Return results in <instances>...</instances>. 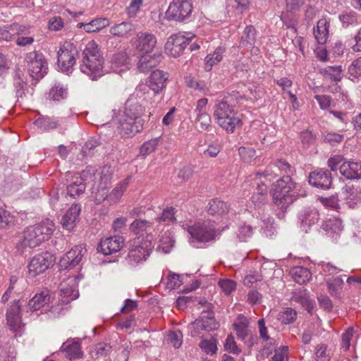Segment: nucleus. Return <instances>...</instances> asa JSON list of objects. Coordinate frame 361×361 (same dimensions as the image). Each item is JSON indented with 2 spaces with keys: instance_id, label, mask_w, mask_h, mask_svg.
<instances>
[{
  "instance_id": "nucleus-4",
  "label": "nucleus",
  "mask_w": 361,
  "mask_h": 361,
  "mask_svg": "<svg viewBox=\"0 0 361 361\" xmlns=\"http://www.w3.org/2000/svg\"><path fill=\"white\" fill-rule=\"evenodd\" d=\"M193 6L191 0H173L165 13L170 21L188 23L191 20Z\"/></svg>"
},
{
  "instance_id": "nucleus-29",
  "label": "nucleus",
  "mask_w": 361,
  "mask_h": 361,
  "mask_svg": "<svg viewBox=\"0 0 361 361\" xmlns=\"http://www.w3.org/2000/svg\"><path fill=\"white\" fill-rule=\"evenodd\" d=\"M330 23L326 18L318 20L316 29L314 28V35L320 44L326 43L329 37V29Z\"/></svg>"
},
{
  "instance_id": "nucleus-16",
  "label": "nucleus",
  "mask_w": 361,
  "mask_h": 361,
  "mask_svg": "<svg viewBox=\"0 0 361 361\" xmlns=\"http://www.w3.org/2000/svg\"><path fill=\"white\" fill-rule=\"evenodd\" d=\"M144 119H134L121 116L118 121V130L123 137H133L143 128Z\"/></svg>"
},
{
  "instance_id": "nucleus-55",
  "label": "nucleus",
  "mask_w": 361,
  "mask_h": 361,
  "mask_svg": "<svg viewBox=\"0 0 361 361\" xmlns=\"http://www.w3.org/2000/svg\"><path fill=\"white\" fill-rule=\"evenodd\" d=\"M143 4V0H130L129 5L126 8V13L129 18L136 17Z\"/></svg>"
},
{
  "instance_id": "nucleus-56",
  "label": "nucleus",
  "mask_w": 361,
  "mask_h": 361,
  "mask_svg": "<svg viewBox=\"0 0 361 361\" xmlns=\"http://www.w3.org/2000/svg\"><path fill=\"white\" fill-rule=\"evenodd\" d=\"M252 227L250 225L244 224L239 226L237 236L240 241L245 242L252 236Z\"/></svg>"
},
{
  "instance_id": "nucleus-28",
  "label": "nucleus",
  "mask_w": 361,
  "mask_h": 361,
  "mask_svg": "<svg viewBox=\"0 0 361 361\" xmlns=\"http://www.w3.org/2000/svg\"><path fill=\"white\" fill-rule=\"evenodd\" d=\"M61 351L66 353V356L69 360L78 359L82 357L80 342L79 341L70 343L69 341L63 343L61 347Z\"/></svg>"
},
{
  "instance_id": "nucleus-18",
  "label": "nucleus",
  "mask_w": 361,
  "mask_h": 361,
  "mask_svg": "<svg viewBox=\"0 0 361 361\" xmlns=\"http://www.w3.org/2000/svg\"><path fill=\"white\" fill-rule=\"evenodd\" d=\"M342 176L347 180H358L361 178V164L346 159L339 167Z\"/></svg>"
},
{
  "instance_id": "nucleus-54",
  "label": "nucleus",
  "mask_w": 361,
  "mask_h": 361,
  "mask_svg": "<svg viewBox=\"0 0 361 361\" xmlns=\"http://www.w3.org/2000/svg\"><path fill=\"white\" fill-rule=\"evenodd\" d=\"M240 158L247 163L251 162L256 157V151L252 147H240L238 149Z\"/></svg>"
},
{
  "instance_id": "nucleus-31",
  "label": "nucleus",
  "mask_w": 361,
  "mask_h": 361,
  "mask_svg": "<svg viewBox=\"0 0 361 361\" xmlns=\"http://www.w3.org/2000/svg\"><path fill=\"white\" fill-rule=\"evenodd\" d=\"M268 198V188L262 181L257 183V188L251 197L252 202L256 207L267 202Z\"/></svg>"
},
{
  "instance_id": "nucleus-20",
  "label": "nucleus",
  "mask_w": 361,
  "mask_h": 361,
  "mask_svg": "<svg viewBox=\"0 0 361 361\" xmlns=\"http://www.w3.org/2000/svg\"><path fill=\"white\" fill-rule=\"evenodd\" d=\"M51 295L48 289H44L37 293L27 302V311L35 312L49 305L51 302Z\"/></svg>"
},
{
  "instance_id": "nucleus-43",
  "label": "nucleus",
  "mask_w": 361,
  "mask_h": 361,
  "mask_svg": "<svg viewBox=\"0 0 361 361\" xmlns=\"http://www.w3.org/2000/svg\"><path fill=\"white\" fill-rule=\"evenodd\" d=\"M152 226V223L145 219H137L130 225V230L135 235L143 234L147 232Z\"/></svg>"
},
{
  "instance_id": "nucleus-7",
  "label": "nucleus",
  "mask_w": 361,
  "mask_h": 361,
  "mask_svg": "<svg viewBox=\"0 0 361 361\" xmlns=\"http://www.w3.org/2000/svg\"><path fill=\"white\" fill-rule=\"evenodd\" d=\"M25 60L30 75L37 82L47 73L48 63L42 53L31 51L27 54Z\"/></svg>"
},
{
  "instance_id": "nucleus-58",
  "label": "nucleus",
  "mask_w": 361,
  "mask_h": 361,
  "mask_svg": "<svg viewBox=\"0 0 361 361\" xmlns=\"http://www.w3.org/2000/svg\"><path fill=\"white\" fill-rule=\"evenodd\" d=\"M258 327H259L260 338H262L264 341H269V345H271V346L275 345L276 341L274 338H270L269 336L267 328L265 326V322H264V319H260L258 321Z\"/></svg>"
},
{
  "instance_id": "nucleus-12",
  "label": "nucleus",
  "mask_w": 361,
  "mask_h": 361,
  "mask_svg": "<svg viewBox=\"0 0 361 361\" xmlns=\"http://www.w3.org/2000/svg\"><path fill=\"white\" fill-rule=\"evenodd\" d=\"M308 181L312 187L329 190L332 186L333 176L327 169L317 168L309 173Z\"/></svg>"
},
{
  "instance_id": "nucleus-19",
  "label": "nucleus",
  "mask_w": 361,
  "mask_h": 361,
  "mask_svg": "<svg viewBox=\"0 0 361 361\" xmlns=\"http://www.w3.org/2000/svg\"><path fill=\"white\" fill-rule=\"evenodd\" d=\"M167 80L166 73L157 69L151 73L147 83L155 94H159L165 88Z\"/></svg>"
},
{
  "instance_id": "nucleus-9",
  "label": "nucleus",
  "mask_w": 361,
  "mask_h": 361,
  "mask_svg": "<svg viewBox=\"0 0 361 361\" xmlns=\"http://www.w3.org/2000/svg\"><path fill=\"white\" fill-rule=\"evenodd\" d=\"M55 261L54 255L47 251L35 255L27 266L29 274L35 277L44 273L54 266Z\"/></svg>"
},
{
  "instance_id": "nucleus-63",
  "label": "nucleus",
  "mask_w": 361,
  "mask_h": 361,
  "mask_svg": "<svg viewBox=\"0 0 361 361\" xmlns=\"http://www.w3.org/2000/svg\"><path fill=\"white\" fill-rule=\"evenodd\" d=\"M345 160V158L341 155H335L330 157L327 160V166L331 169L330 171H336L338 169L339 170L341 164H342Z\"/></svg>"
},
{
  "instance_id": "nucleus-37",
  "label": "nucleus",
  "mask_w": 361,
  "mask_h": 361,
  "mask_svg": "<svg viewBox=\"0 0 361 361\" xmlns=\"http://www.w3.org/2000/svg\"><path fill=\"white\" fill-rule=\"evenodd\" d=\"M79 297V292L73 286H63L60 290V301L63 305H69L71 301Z\"/></svg>"
},
{
  "instance_id": "nucleus-33",
  "label": "nucleus",
  "mask_w": 361,
  "mask_h": 361,
  "mask_svg": "<svg viewBox=\"0 0 361 361\" xmlns=\"http://www.w3.org/2000/svg\"><path fill=\"white\" fill-rule=\"evenodd\" d=\"M229 209L226 202L218 199L214 198L212 200L207 206V212L210 215H222L228 212Z\"/></svg>"
},
{
  "instance_id": "nucleus-22",
  "label": "nucleus",
  "mask_w": 361,
  "mask_h": 361,
  "mask_svg": "<svg viewBox=\"0 0 361 361\" xmlns=\"http://www.w3.org/2000/svg\"><path fill=\"white\" fill-rule=\"evenodd\" d=\"M80 212L81 206L79 204H73L61 219V223L63 228L69 231H73Z\"/></svg>"
},
{
  "instance_id": "nucleus-47",
  "label": "nucleus",
  "mask_w": 361,
  "mask_h": 361,
  "mask_svg": "<svg viewBox=\"0 0 361 361\" xmlns=\"http://www.w3.org/2000/svg\"><path fill=\"white\" fill-rule=\"evenodd\" d=\"M128 56L126 51H119L114 54L111 60V70L116 71L117 68L125 66L128 63Z\"/></svg>"
},
{
  "instance_id": "nucleus-26",
  "label": "nucleus",
  "mask_w": 361,
  "mask_h": 361,
  "mask_svg": "<svg viewBox=\"0 0 361 361\" xmlns=\"http://www.w3.org/2000/svg\"><path fill=\"white\" fill-rule=\"evenodd\" d=\"M135 25L130 21L116 23L109 30V33L118 37L128 38L135 32Z\"/></svg>"
},
{
  "instance_id": "nucleus-53",
  "label": "nucleus",
  "mask_w": 361,
  "mask_h": 361,
  "mask_svg": "<svg viewBox=\"0 0 361 361\" xmlns=\"http://www.w3.org/2000/svg\"><path fill=\"white\" fill-rule=\"evenodd\" d=\"M101 145V142L96 139H91L87 140L85 145L82 147V152L84 153L85 156L92 157L97 147Z\"/></svg>"
},
{
  "instance_id": "nucleus-59",
  "label": "nucleus",
  "mask_w": 361,
  "mask_h": 361,
  "mask_svg": "<svg viewBox=\"0 0 361 361\" xmlns=\"http://www.w3.org/2000/svg\"><path fill=\"white\" fill-rule=\"evenodd\" d=\"M66 90L62 87L56 86L52 87L49 93V98L54 101H59L66 97Z\"/></svg>"
},
{
  "instance_id": "nucleus-48",
  "label": "nucleus",
  "mask_w": 361,
  "mask_h": 361,
  "mask_svg": "<svg viewBox=\"0 0 361 361\" xmlns=\"http://www.w3.org/2000/svg\"><path fill=\"white\" fill-rule=\"evenodd\" d=\"M297 318L296 311L290 307L286 308L283 312H280L278 319L284 324H290L293 323Z\"/></svg>"
},
{
  "instance_id": "nucleus-38",
  "label": "nucleus",
  "mask_w": 361,
  "mask_h": 361,
  "mask_svg": "<svg viewBox=\"0 0 361 361\" xmlns=\"http://www.w3.org/2000/svg\"><path fill=\"white\" fill-rule=\"evenodd\" d=\"M218 124L228 133H233L235 127L241 123V121L234 115L216 118Z\"/></svg>"
},
{
  "instance_id": "nucleus-42",
  "label": "nucleus",
  "mask_w": 361,
  "mask_h": 361,
  "mask_svg": "<svg viewBox=\"0 0 361 361\" xmlns=\"http://www.w3.org/2000/svg\"><path fill=\"white\" fill-rule=\"evenodd\" d=\"M109 25V20L106 18H98L87 23L85 25V30L87 32H94L99 31Z\"/></svg>"
},
{
  "instance_id": "nucleus-51",
  "label": "nucleus",
  "mask_w": 361,
  "mask_h": 361,
  "mask_svg": "<svg viewBox=\"0 0 361 361\" xmlns=\"http://www.w3.org/2000/svg\"><path fill=\"white\" fill-rule=\"evenodd\" d=\"M159 137L145 142L140 147V153L142 156H147L151 154L155 150L157 145H159Z\"/></svg>"
},
{
  "instance_id": "nucleus-21",
  "label": "nucleus",
  "mask_w": 361,
  "mask_h": 361,
  "mask_svg": "<svg viewBox=\"0 0 361 361\" xmlns=\"http://www.w3.org/2000/svg\"><path fill=\"white\" fill-rule=\"evenodd\" d=\"M145 112V107L136 97L129 98L125 104V111L123 116L134 118V119H143L142 118Z\"/></svg>"
},
{
  "instance_id": "nucleus-13",
  "label": "nucleus",
  "mask_w": 361,
  "mask_h": 361,
  "mask_svg": "<svg viewBox=\"0 0 361 361\" xmlns=\"http://www.w3.org/2000/svg\"><path fill=\"white\" fill-rule=\"evenodd\" d=\"M238 92L229 94L221 100L216 101L214 112V116L216 119L235 114V102H238L239 99L243 98L242 96H238Z\"/></svg>"
},
{
  "instance_id": "nucleus-24",
  "label": "nucleus",
  "mask_w": 361,
  "mask_h": 361,
  "mask_svg": "<svg viewBox=\"0 0 361 361\" xmlns=\"http://www.w3.org/2000/svg\"><path fill=\"white\" fill-rule=\"evenodd\" d=\"M320 228L327 235L336 240L343 230L342 221L338 218H330L324 221Z\"/></svg>"
},
{
  "instance_id": "nucleus-64",
  "label": "nucleus",
  "mask_w": 361,
  "mask_h": 361,
  "mask_svg": "<svg viewBox=\"0 0 361 361\" xmlns=\"http://www.w3.org/2000/svg\"><path fill=\"white\" fill-rule=\"evenodd\" d=\"M218 284L226 295H229L236 288L235 282L231 279H220Z\"/></svg>"
},
{
  "instance_id": "nucleus-52",
  "label": "nucleus",
  "mask_w": 361,
  "mask_h": 361,
  "mask_svg": "<svg viewBox=\"0 0 361 361\" xmlns=\"http://www.w3.org/2000/svg\"><path fill=\"white\" fill-rule=\"evenodd\" d=\"M199 346L207 354L214 355L217 351L216 341L214 338L211 340L202 339Z\"/></svg>"
},
{
  "instance_id": "nucleus-8",
  "label": "nucleus",
  "mask_w": 361,
  "mask_h": 361,
  "mask_svg": "<svg viewBox=\"0 0 361 361\" xmlns=\"http://www.w3.org/2000/svg\"><path fill=\"white\" fill-rule=\"evenodd\" d=\"M133 247L129 250L126 260L131 266L145 262L149 256L154 245L150 240L134 241Z\"/></svg>"
},
{
  "instance_id": "nucleus-34",
  "label": "nucleus",
  "mask_w": 361,
  "mask_h": 361,
  "mask_svg": "<svg viewBox=\"0 0 361 361\" xmlns=\"http://www.w3.org/2000/svg\"><path fill=\"white\" fill-rule=\"evenodd\" d=\"M233 329L236 331L238 338L245 340L249 334V321L243 314L238 317V322L233 324Z\"/></svg>"
},
{
  "instance_id": "nucleus-5",
  "label": "nucleus",
  "mask_w": 361,
  "mask_h": 361,
  "mask_svg": "<svg viewBox=\"0 0 361 361\" xmlns=\"http://www.w3.org/2000/svg\"><path fill=\"white\" fill-rule=\"evenodd\" d=\"M188 232L191 235L192 242L206 243L212 241L216 235V229L211 222L198 221L192 226H188Z\"/></svg>"
},
{
  "instance_id": "nucleus-15",
  "label": "nucleus",
  "mask_w": 361,
  "mask_h": 361,
  "mask_svg": "<svg viewBox=\"0 0 361 361\" xmlns=\"http://www.w3.org/2000/svg\"><path fill=\"white\" fill-rule=\"evenodd\" d=\"M319 219V212L314 207H303L298 213L300 228L305 233H307L312 226L317 224Z\"/></svg>"
},
{
  "instance_id": "nucleus-40",
  "label": "nucleus",
  "mask_w": 361,
  "mask_h": 361,
  "mask_svg": "<svg viewBox=\"0 0 361 361\" xmlns=\"http://www.w3.org/2000/svg\"><path fill=\"white\" fill-rule=\"evenodd\" d=\"M338 18L344 27H348L349 25H357L360 23L357 13L352 10L343 12Z\"/></svg>"
},
{
  "instance_id": "nucleus-27",
  "label": "nucleus",
  "mask_w": 361,
  "mask_h": 361,
  "mask_svg": "<svg viewBox=\"0 0 361 361\" xmlns=\"http://www.w3.org/2000/svg\"><path fill=\"white\" fill-rule=\"evenodd\" d=\"M137 37V48L145 52H151L157 44L155 36L149 32H139Z\"/></svg>"
},
{
  "instance_id": "nucleus-41",
  "label": "nucleus",
  "mask_w": 361,
  "mask_h": 361,
  "mask_svg": "<svg viewBox=\"0 0 361 361\" xmlns=\"http://www.w3.org/2000/svg\"><path fill=\"white\" fill-rule=\"evenodd\" d=\"M342 67L341 66H330L320 71V73L326 78H329L334 82L341 81L342 78Z\"/></svg>"
},
{
  "instance_id": "nucleus-17",
  "label": "nucleus",
  "mask_w": 361,
  "mask_h": 361,
  "mask_svg": "<svg viewBox=\"0 0 361 361\" xmlns=\"http://www.w3.org/2000/svg\"><path fill=\"white\" fill-rule=\"evenodd\" d=\"M123 243V237L119 235L111 236L101 240L97 247V250L104 255H111L119 251Z\"/></svg>"
},
{
  "instance_id": "nucleus-45",
  "label": "nucleus",
  "mask_w": 361,
  "mask_h": 361,
  "mask_svg": "<svg viewBox=\"0 0 361 361\" xmlns=\"http://www.w3.org/2000/svg\"><path fill=\"white\" fill-rule=\"evenodd\" d=\"M111 352V346L105 343H99L94 345V350L92 351V357L94 359H99L106 357Z\"/></svg>"
},
{
  "instance_id": "nucleus-11",
  "label": "nucleus",
  "mask_w": 361,
  "mask_h": 361,
  "mask_svg": "<svg viewBox=\"0 0 361 361\" xmlns=\"http://www.w3.org/2000/svg\"><path fill=\"white\" fill-rule=\"evenodd\" d=\"M71 174V172L66 173V189H61L58 190L56 197L51 199V202L54 203L59 200L61 197L69 196L73 199H76L83 194L86 189V183L81 179H77L69 181L68 178Z\"/></svg>"
},
{
  "instance_id": "nucleus-49",
  "label": "nucleus",
  "mask_w": 361,
  "mask_h": 361,
  "mask_svg": "<svg viewBox=\"0 0 361 361\" xmlns=\"http://www.w3.org/2000/svg\"><path fill=\"white\" fill-rule=\"evenodd\" d=\"M13 86L18 97H23L25 94L27 83L23 77H20L19 73H17L14 78Z\"/></svg>"
},
{
  "instance_id": "nucleus-25",
  "label": "nucleus",
  "mask_w": 361,
  "mask_h": 361,
  "mask_svg": "<svg viewBox=\"0 0 361 361\" xmlns=\"http://www.w3.org/2000/svg\"><path fill=\"white\" fill-rule=\"evenodd\" d=\"M290 300L292 302L300 304L310 314H312L314 302L310 299L307 290L299 289L294 291L292 293Z\"/></svg>"
},
{
  "instance_id": "nucleus-39",
  "label": "nucleus",
  "mask_w": 361,
  "mask_h": 361,
  "mask_svg": "<svg viewBox=\"0 0 361 361\" xmlns=\"http://www.w3.org/2000/svg\"><path fill=\"white\" fill-rule=\"evenodd\" d=\"M86 252L82 245H78L73 247L68 252H67L64 255L69 260L71 263H72V266H77L81 261L84 253Z\"/></svg>"
},
{
  "instance_id": "nucleus-57",
  "label": "nucleus",
  "mask_w": 361,
  "mask_h": 361,
  "mask_svg": "<svg viewBox=\"0 0 361 361\" xmlns=\"http://www.w3.org/2000/svg\"><path fill=\"white\" fill-rule=\"evenodd\" d=\"M275 165L281 172L285 173L284 176H288L290 178H291V176L295 172L294 168L284 159H278L275 162Z\"/></svg>"
},
{
  "instance_id": "nucleus-6",
  "label": "nucleus",
  "mask_w": 361,
  "mask_h": 361,
  "mask_svg": "<svg viewBox=\"0 0 361 361\" xmlns=\"http://www.w3.org/2000/svg\"><path fill=\"white\" fill-rule=\"evenodd\" d=\"M78 54V49L73 43L66 42L61 46L57 52V63L62 72L67 74L72 73Z\"/></svg>"
},
{
  "instance_id": "nucleus-35",
  "label": "nucleus",
  "mask_w": 361,
  "mask_h": 361,
  "mask_svg": "<svg viewBox=\"0 0 361 361\" xmlns=\"http://www.w3.org/2000/svg\"><path fill=\"white\" fill-rule=\"evenodd\" d=\"M34 123L37 128L44 131L55 129L59 126V121L57 118L49 116H39Z\"/></svg>"
},
{
  "instance_id": "nucleus-62",
  "label": "nucleus",
  "mask_w": 361,
  "mask_h": 361,
  "mask_svg": "<svg viewBox=\"0 0 361 361\" xmlns=\"http://www.w3.org/2000/svg\"><path fill=\"white\" fill-rule=\"evenodd\" d=\"M344 139L343 135L338 134L334 132L327 133L326 134L323 135V140L329 143L331 145H335L336 144L341 143Z\"/></svg>"
},
{
  "instance_id": "nucleus-30",
  "label": "nucleus",
  "mask_w": 361,
  "mask_h": 361,
  "mask_svg": "<svg viewBox=\"0 0 361 361\" xmlns=\"http://www.w3.org/2000/svg\"><path fill=\"white\" fill-rule=\"evenodd\" d=\"M257 30L252 25H247L244 29L240 41V47L254 48L256 42Z\"/></svg>"
},
{
  "instance_id": "nucleus-1",
  "label": "nucleus",
  "mask_w": 361,
  "mask_h": 361,
  "mask_svg": "<svg viewBox=\"0 0 361 361\" xmlns=\"http://www.w3.org/2000/svg\"><path fill=\"white\" fill-rule=\"evenodd\" d=\"M298 185L288 176H283L274 184L271 195L274 204L282 212L291 205L299 197Z\"/></svg>"
},
{
  "instance_id": "nucleus-3",
  "label": "nucleus",
  "mask_w": 361,
  "mask_h": 361,
  "mask_svg": "<svg viewBox=\"0 0 361 361\" xmlns=\"http://www.w3.org/2000/svg\"><path fill=\"white\" fill-rule=\"evenodd\" d=\"M54 231V224L49 219L28 227L23 233L25 246L35 247L50 238Z\"/></svg>"
},
{
  "instance_id": "nucleus-61",
  "label": "nucleus",
  "mask_w": 361,
  "mask_h": 361,
  "mask_svg": "<svg viewBox=\"0 0 361 361\" xmlns=\"http://www.w3.org/2000/svg\"><path fill=\"white\" fill-rule=\"evenodd\" d=\"M168 341H170L175 348H178L183 343V334L180 330L170 331L168 335Z\"/></svg>"
},
{
  "instance_id": "nucleus-32",
  "label": "nucleus",
  "mask_w": 361,
  "mask_h": 361,
  "mask_svg": "<svg viewBox=\"0 0 361 361\" xmlns=\"http://www.w3.org/2000/svg\"><path fill=\"white\" fill-rule=\"evenodd\" d=\"M176 212L175 207L172 206L166 207L156 216L155 221L164 225L173 224L176 222Z\"/></svg>"
},
{
  "instance_id": "nucleus-23",
  "label": "nucleus",
  "mask_w": 361,
  "mask_h": 361,
  "mask_svg": "<svg viewBox=\"0 0 361 361\" xmlns=\"http://www.w3.org/2000/svg\"><path fill=\"white\" fill-rule=\"evenodd\" d=\"M161 58V55L159 54L152 55L151 52H146L140 56L137 63V68L140 72L147 73L159 63Z\"/></svg>"
},
{
  "instance_id": "nucleus-2",
  "label": "nucleus",
  "mask_w": 361,
  "mask_h": 361,
  "mask_svg": "<svg viewBox=\"0 0 361 361\" xmlns=\"http://www.w3.org/2000/svg\"><path fill=\"white\" fill-rule=\"evenodd\" d=\"M80 71L87 75L92 80L104 75L109 71L104 70V58L101 55L97 44L94 41L89 42L82 53Z\"/></svg>"
},
{
  "instance_id": "nucleus-50",
  "label": "nucleus",
  "mask_w": 361,
  "mask_h": 361,
  "mask_svg": "<svg viewBox=\"0 0 361 361\" xmlns=\"http://www.w3.org/2000/svg\"><path fill=\"white\" fill-rule=\"evenodd\" d=\"M348 78L352 81L361 77V57L354 60L348 67Z\"/></svg>"
},
{
  "instance_id": "nucleus-10",
  "label": "nucleus",
  "mask_w": 361,
  "mask_h": 361,
  "mask_svg": "<svg viewBox=\"0 0 361 361\" xmlns=\"http://www.w3.org/2000/svg\"><path fill=\"white\" fill-rule=\"evenodd\" d=\"M25 302L22 299H15L8 304L6 312V325L9 330L16 333L23 326L22 322V307Z\"/></svg>"
},
{
  "instance_id": "nucleus-44",
  "label": "nucleus",
  "mask_w": 361,
  "mask_h": 361,
  "mask_svg": "<svg viewBox=\"0 0 361 361\" xmlns=\"http://www.w3.org/2000/svg\"><path fill=\"white\" fill-rule=\"evenodd\" d=\"M198 319L201 320V325L203 326L204 331H215L219 328V324L216 321L213 312H208L207 316H202Z\"/></svg>"
},
{
  "instance_id": "nucleus-36",
  "label": "nucleus",
  "mask_w": 361,
  "mask_h": 361,
  "mask_svg": "<svg viewBox=\"0 0 361 361\" xmlns=\"http://www.w3.org/2000/svg\"><path fill=\"white\" fill-rule=\"evenodd\" d=\"M293 280L299 284H304L311 278L310 271L303 267H295L290 270Z\"/></svg>"
},
{
  "instance_id": "nucleus-14",
  "label": "nucleus",
  "mask_w": 361,
  "mask_h": 361,
  "mask_svg": "<svg viewBox=\"0 0 361 361\" xmlns=\"http://www.w3.org/2000/svg\"><path fill=\"white\" fill-rule=\"evenodd\" d=\"M190 43V39L180 34H173L168 38L165 44V51L168 55L176 58L186 50Z\"/></svg>"
},
{
  "instance_id": "nucleus-60",
  "label": "nucleus",
  "mask_w": 361,
  "mask_h": 361,
  "mask_svg": "<svg viewBox=\"0 0 361 361\" xmlns=\"http://www.w3.org/2000/svg\"><path fill=\"white\" fill-rule=\"evenodd\" d=\"M224 348L230 353L238 355L241 352V350L238 347L234 336L232 334H229L227 336L224 343Z\"/></svg>"
},
{
  "instance_id": "nucleus-46",
  "label": "nucleus",
  "mask_w": 361,
  "mask_h": 361,
  "mask_svg": "<svg viewBox=\"0 0 361 361\" xmlns=\"http://www.w3.org/2000/svg\"><path fill=\"white\" fill-rule=\"evenodd\" d=\"M15 224V216L10 212L0 208V228L8 229Z\"/></svg>"
}]
</instances>
